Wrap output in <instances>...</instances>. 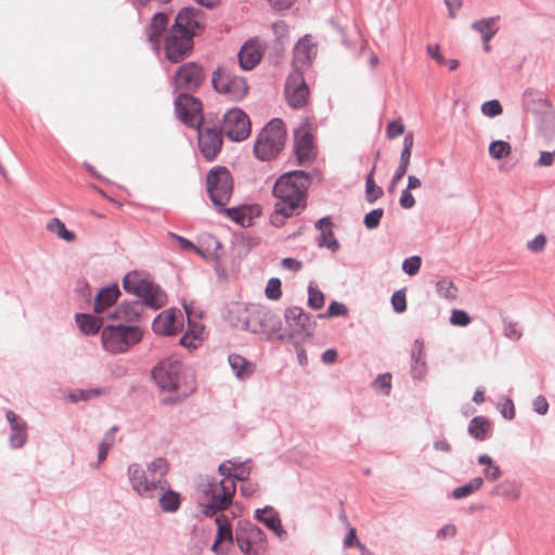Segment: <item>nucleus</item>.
Listing matches in <instances>:
<instances>
[{"label":"nucleus","instance_id":"nucleus-1","mask_svg":"<svg viewBox=\"0 0 555 555\" xmlns=\"http://www.w3.org/2000/svg\"><path fill=\"white\" fill-rule=\"evenodd\" d=\"M311 182L310 173L305 170H291L275 180L272 190L275 204L270 215V223L273 227H283L286 219L299 216L307 208Z\"/></svg>","mask_w":555,"mask_h":555},{"label":"nucleus","instance_id":"nucleus-2","mask_svg":"<svg viewBox=\"0 0 555 555\" xmlns=\"http://www.w3.org/2000/svg\"><path fill=\"white\" fill-rule=\"evenodd\" d=\"M205 13L197 8H182L176 15L170 33L165 39L166 59L180 63L189 57L194 48V37L204 30Z\"/></svg>","mask_w":555,"mask_h":555},{"label":"nucleus","instance_id":"nucleus-3","mask_svg":"<svg viewBox=\"0 0 555 555\" xmlns=\"http://www.w3.org/2000/svg\"><path fill=\"white\" fill-rule=\"evenodd\" d=\"M205 79L203 67L195 62L182 64L172 78L173 88L180 91L175 99V111L185 126L194 125V115L203 111L202 102L192 95Z\"/></svg>","mask_w":555,"mask_h":555},{"label":"nucleus","instance_id":"nucleus-4","mask_svg":"<svg viewBox=\"0 0 555 555\" xmlns=\"http://www.w3.org/2000/svg\"><path fill=\"white\" fill-rule=\"evenodd\" d=\"M286 131L280 118L271 119L259 132L254 143V155L261 162L275 158L284 147Z\"/></svg>","mask_w":555,"mask_h":555},{"label":"nucleus","instance_id":"nucleus-5","mask_svg":"<svg viewBox=\"0 0 555 555\" xmlns=\"http://www.w3.org/2000/svg\"><path fill=\"white\" fill-rule=\"evenodd\" d=\"M143 333L137 325H106L101 331L103 348L112 353H124L141 341Z\"/></svg>","mask_w":555,"mask_h":555},{"label":"nucleus","instance_id":"nucleus-6","mask_svg":"<svg viewBox=\"0 0 555 555\" xmlns=\"http://www.w3.org/2000/svg\"><path fill=\"white\" fill-rule=\"evenodd\" d=\"M206 188L216 209L225 206L233 194V177L230 170L223 166L212 167L206 176Z\"/></svg>","mask_w":555,"mask_h":555},{"label":"nucleus","instance_id":"nucleus-7","mask_svg":"<svg viewBox=\"0 0 555 555\" xmlns=\"http://www.w3.org/2000/svg\"><path fill=\"white\" fill-rule=\"evenodd\" d=\"M521 105L526 113H531L535 116L537 126L540 131L545 133L553 131L555 116L550 102L542 92L527 89L522 93Z\"/></svg>","mask_w":555,"mask_h":555},{"label":"nucleus","instance_id":"nucleus-8","mask_svg":"<svg viewBox=\"0 0 555 555\" xmlns=\"http://www.w3.org/2000/svg\"><path fill=\"white\" fill-rule=\"evenodd\" d=\"M204 121L203 114L194 115V125L189 126L198 132V149L203 157L207 162H212L217 158L223 144L222 131L217 126L202 128Z\"/></svg>","mask_w":555,"mask_h":555},{"label":"nucleus","instance_id":"nucleus-9","mask_svg":"<svg viewBox=\"0 0 555 555\" xmlns=\"http://www.w3.org/2000/svg\"><path fill=\"white\" fill-rule=\"evenodd\" d=\"M235 491L236 486H232V483L229 486H218L215 479L208 482L204 489L207 502L201 503L203 514L206 517H212L225 511L232 504Z\"/></svg>","mask_w":555,"mask_h":555},{"label":"nucleus","instance_id":"nucleus-10","mask_svg":"<svg viewBox=\"0 0 555 555\" xmlns=\"http://www.w3.org/2000/svg\"><path fill=\"white\" fill-rule=\"evenodd\" d=\"M211 83L218 93L227 94L234 101H240L247 94L246 79L234 75L230 69L219 66L212 73Z\"/></svg>","mask_w":555,"mask_h":555},{"label":"nucleus","instance_id":"nucleus-11","mask_svg":"<svg viewBox=\"0 0 555 555\" xmlns=\"http://www.w3.org/2000/svg\"><path fill=\"white\" fill-rule=\"evenodd\" d=\"M284 319L291 339L305 340L312 335L315 322L311 321V315L298 306L285 309Z\"/></svg>","mask_w":555,"mask_h":555},{"label":"nucleus","instance_id":"nucleus-12","mask_svg":"<svg viewBox=\"0 0 555 555\" xmlns=\"http://www.w3.org/2000/svg\"><path fill=\"white\" fill-rule=\"evenodd\" d=\"M250 127L248 115L238 107H233L223 115L221 131L233 142L246 140L250 134Z\"/></svg>","mask_w":555,"mask_h":555},{"label":"nucleus","instance_id":"nucleus-13","mask_svg":"<svg viewBox=\"0 0 555 555\" xmlns=\"http://www.w3.org/2000/svg\"><path fill=\"white\" fill-rule=\"evenodd\" d=\"M182 362L172 358L160 360L152 370V378L165 391L179 388Z\"/></svg>","mask_w":555,"mask_h":555},{"label":"nucleus","instance_id":"nucleus-14","mask_svg":"<svg viewBox=\"0 0 555 555\" xmlns=\"http://www.w3.org/2000/svg\"><path fill=\"white\" fill-rule=\"evenodd\" d=\"M241 323L244 330L255 334L263 333L273 335L282 328L280 317L270 310L254 312L244 318Z\"/></svg>","mask_w":555,"mask_h":555},{"label":"nucleus","instance_id":"nucleus-15","mask_svg":"<svg viewBox=\"0 0 555 555\" xmlns=\"http://www.w3.org/2000/svg\"><path fill=\"white\" fill-rule=\"evenodd\" d=\"M285 95L287 103L291 107L299 109L302 108L309 98V88L305 81L304 73L294 69L286 79Z\"/></svg>","mask_w":555,"mask_h":555},{"label":"nucleus","instance_id":"nucleus-16","mask_svg":"<svg viewBox=\"0 0 555 555\" xmlns=\"http://www.w3.org/2000/svg\"><path fill=\"white\" fill-rule=\"evenodd\" d=\"M127 475L132 490L141 498L152 499L154 491L160 487L159 480H150L145 469L139 463L130 464Z\"/></svg>","mask_w":555,"mask_h":555},{"label":"nucleus","instance_id":"nucleus-17","mask_svg":"<svg viewBox=\"0 0 555 555\" xmlns=\"http://www.w3.org/2000/svg\"><path fill=\"white\" fill-rule=\"evenodd\" d=\"M182 313L179 309L162 311L153 321L152 328L157 335L173 336L182 330Z\"/></svg>","mask_w":555,"mask_h":555},{"label":"nucleus","instance_id":"nucleus-18","mask_svg":"<svg viewBox=\"0 0 555 555\" xmlns=\"http://www.w3.org/2000/svg\"><path fill=\"white\" fill-rule=\"evenodd\" d=\"M264 50L266 44L258 37L246 40L237 53L240 67L244 70L254 69L261 62Z\"/></svg>","mask_w":555,"mask_h":555},{"label":"nucleus","instance_id":"nucleus-19","mask_svg":"<svg viewBox=\"0 0 555 555\" xmlns=\"http://www.w3.org/2000/svg\"><path fill=\"white\" fill-rule=\"evenodd\" d=\"M5 418L10 426L9 443L12 449L24 447L27 441V423L12 410L5 412Z\"/></svg>","mask_w":555,"mask_h":555},{"label":"nucleus","instance_id":"nucleus-20","mask_svg":"<svg viewBox=\"0 0 555 555\" xmlns=\"http://www.w3.org/2000/svg\"><path fill=\"white\" fill-rule=\"evenodd\" d=\"M254 518L263 524L267 529L272 531L280 540H284L287 535L279 513L271 505H266L263 508H257L254 512Z\"/></svg>","mask_w":555,"mask_h":555},{"label":"nucleus","instance_id":"nucleus-21","mask_svg":"<svg viewBox=\"0 0 555 555\" xmlns=\"http://www.w3.org/2000/svg\"><path fill=\"white\" fill-rule=\"evenodd\" d=\"M413 142H414L413 133L408 132L403 138V147H402V151L400 154L399 166L397 167V169L390 180V183L388 185L389 193H392L395 191L398 182L405 176V173L408 171V168L410 165V159H411V154H412V149H413Z\"/></svg>","mask_w":555,"mask_h":555},{"label":"nucleus","instance_id":"nucleus-22","mask_svg":"<svg viewBox=\"0 0 555 555\" xmlns=\"http://www.w3.org/2000/svg\"><path fill=\"white\" fill-rule=\"evenodd\" d=\"M317 55V47L308 35L304 36L294 48L293 65L300 70V67L310 65L312 59Z\"/></svg>","mask_w":555,"mask_h":555},{"label":"nucleus","instance_id":"nucleus-23","mask_svg":"<svg viewBox=\"0 0 555 555\" xmlns=\"http://www.w3.org/2000/svg\"><path fill=\"white\" fill-rule=\"evenodd\" d=\"M314 227L320 231V235L318 237L319 247H326L333 253L340 248L339 242L332 230L333 221L331 216L322 217L315 222Z\"/></svg>","mask_w":555,"mask_h":555},{"label":"nucleus","instance_id":"nucleus-24","mask_svg":"<svg viewBox=\"0 0 555 555\" xmlns=\"http://www.w3.org/2000/svg\"><path fill=\"white\" fill-rule=\"evenodd\" d=\"M120 295L121 292L117 283L100 288L94 297L93 311L98 314L103 313L115 305Z\"/></svg>","mask_w":555,"mask_h":555},{"label":"nucleus","instance_id":"nucleus-25","mask_svg":"<svg viewBox=\"0 0 555 555\" xmlns=\"http://www.w3.org/2000/svg\"><path fill=\"white\" fill-rule=\"evenodd\" d=\"M138 298H140L139 300L142 304V308L147 307L153 310L160 309L167 301L166 293L153 281L149 283Z\"/></svg>","mask_w":555,"mask_h":555},{"label":"nucleus","instance_id":"nucleus-26","mask_svg":"<svg viewBox=\"0 0 555 555\" xmlns=\"http://www.w3.org/2000/svg\"><path fill=\"white\" fill-rule=\"evenodd\" d=\"M313 135L305 131L299 134L297 131L295 132V146L294 152L297 160V165L302 166L306 163L313 159Z\"/></svg>","mask_w":555,"mask_h":555},{"label":"nucleus","instance_id":"nucleus-27","mask_svg":"<svg viewBox=\"0 0 555 555\" xmlns=\"http://www.w3.org/2000/svg\"><path fill=\"white\" fill-rule=\"evenodd\" d=\"M410 373L414 379H422L427 374L424 341L421 338L415 339L412 346Z\"/></svg>","mask_w":555,"mask_h":555},{"label":"nucleus","instance_id":"nucleus-28","mask_svg":"<svg viewBox=\"0 0 555 555\" xmlns=\"http://www.w3.org/2000/svg\"><path fill=\"white\" fill-rule=\"evenodd\" d=\"M142 311V304L139 299L133 301H122L112 313H109V318L113 320H121L132 323L140 320Z\"/></svg>","mask_w":555,"mask_h":555},{"label":"nucleus","instance_id":"nucleus-29","mask_svg":"<svg viewBox=\"0 0 555 555\" xmlns=\"http://www.w3.org/2000/svg\"><path fill=\"white\" fill-rule=\"evenodd\" d=\"M169 24V15L165 12H156L150 24L145 28L147 40L154 44L155 48L159 44V38L167 29Z\"/></svg>","mask_w":555,"mask_h":555},{"label":"nucleus","instance_id":"nucleus-30","mask_svg":"<svg viewBox=\"0 0 555 555\" xmlns=\"http://www.w3.org/2000/svg\"><path fill=\"white\" fill-rule=\"evenodd\" d=\"M162 493L158 499V505L163 513H176L179 511L182 496L181 494L171 489L169 483L167 482L163 489H158Z\"/></svg>","mask_w":555,"mask_h":555},{"label":"nucleus","instance_id":"nucleus-31","mask_svg":"<svg viewBox=\"0 0 555 555\" xmlns=\"http://www.w3.org/2000/svg\"><path fill=\"white\" fill-rule=\"evenodd\" d=\"M75 321L85 335H96L103 328L104 319L90 313L78 312L75 314Z\"/></svg>","mask_w":555,"mask_h":555},{"label":"nucleus","instance_id":"nucleus-32","mask_svg":"<svg viewBox=\"0 0 555 555\" xmlns=\"http://www.w3.org/2000/svg\"><path fill=\"white\" fill-rule=\"evenodd\" d=\"M145 472L151 481L159 480L160 487H157V489H163L168 482L165 477L169 472V464L165 457L154 459L147 464Z\"/></svg>","mask_w":555,"mask_h":555},{"label":"nucleus","instance_id":"nucleus-33","mask_svg":"<svg viewBox=\"0 0 555 555\" xmlns=\"http://www.w3.org/2000/svg\"><path fill=\"white\" fill-rule=\"evenodd\" d=\"M228 361L234 375L238 379H247L255 371V364L241 354L231 353L228 357Z\"/></svg>","mask_w":555,"mask_h":555},{"label":"nucleus","instance_id":"nucleus-34","mask_svg":"<svg viewBox=\"0 0 555 555\" xmlns=\"http://www.w3.org/2000/svg\"><path fill=\"white\" fill-rule=\"evenodd\" d=\"M467 433L474 439L485 441L490 437L491 423L485 416H475L468 423Z\"/></svg>","mask_w":555,"mask_h":555},{"label":"nucleus","instance_id":"nucleus-35","mask_svg":"<svg viewBox=\"0 0 555 555\" xmlns=\"http://www.w3.org/2000/svg\"><path fill=\"white\" fill-rule=\"evenodd\" d=\"M150 282L151 280L141 279L137 271H132L124 276L122 287L126 293L133 294L139 297Z\"/></svg>","mask_w":555,"mask_h":555},{"label":"nucleus","instance_id":"nucleus-36","mask_svg":"<svg viewBox=\"0 0 555 555\" xmlns=\"http://www.w3.org/2000/svg\"><path fill=\"white\" fill-rule=\"evenodd\" d=\"M498 20L499 16L477 20L472 24V29L480 34L482 41H490L499 30L495 25Z\"/></svg>","mask_w":555,"mask_h":555},{"label":"nucleus","instance_id":"nucleus-37","mask_svg":"<svg viewBox=\"0 0 555 555\" xmlns=\"http://www.w3.org/2000/svg\"><path fill=\"white\" fill-rule=\"evenodd\" d=\"M490 493L505 500L516 501L520 496V487L515 481L503 480L494 486Z\"/></svg>","mask_w":555,"mask_h":555},{"label":"nucleus","instance_id":"nucleus-38","mask_svg":"<svg viewBox=\"0 0 555 555\" xmlns=\"http://www.w3.org/2000/svg\"><path fill=\"white\" fill-rule=\"evenodd\" d=\"M218 212H223L236 224L242 227H249L251 224V217L249 215V209L247 206H238L227 208L223 206L222 208L217 209Z\"/></svg>","mask_w":555,"mask_h":555},{"label":"nucleus","instance_id":"nucleus-39","mask_svg":"<svg viewBox=\"0 0 555 555\" xmlns=\"http://www.w3.org/2000/svg\"><path fill=\"white\" fill-rule=\"evenodd\" d=\"M204 244L206 245V247L195 245V248L193 250L203 258H220L218 250L222 247V244L216 236L207 235L204 238Z\"/></svg>","mask_w":555,"mask_h":555},{"label":"nucleus","instance_id":"nucleus-40","mask_svg":"<svg viewBox=\"0 0 555 555\" xmlns=\"http://www.w3.org/2000/svg\"><path fill=\"white\" fill-rule=\"evenodd\" d=\"M374 173L375 165H373L372 169L365 178V201L370 204H374L384 195V190L375 182Z\"/></svg>","mask_w":555,"mask_h":555},{"label":"nucleus","instance_id":"nucleus-41","mask_svg":"<svg viewBox=\"0 0 555 555\" xmlns=\"http://www.w3.org/2000/svg\"><path fill=\"white\" fill-rule=\"evenodd\" d=\"M47 230L56 234L61 240L67 243H72L76 240V234L68 230L65 223L59 218H52L47 223Z\"/></svg>","mask_w":555,"mask_h":555},{"label":"nucleus","instance_id":"nucleus-42","mask_svg":"<svg viewBox=\"0 0 555 555\" xmlns=\"http://www.w3.org/2000/svg\"><path fill=\"white\" fill-rule=\"evenodd\" d=\"M216 524L217 533L215 539L217 540V543L229 542L232 544L233 533L230 520L224 515H219L216 517Z\"/></svg>","mask_w":555,"mask_h":555},{"label":"nucleus","instance_id":"nucleus-43","mask_svg":"<svg viewBox=\"0 0 555 555\" xmlns=\"http://www.w3.org/2000/svg\"><path fill=\"white\" fill-rule=\"evenodd\" d=\"M106 388L95 387L89 389H75L69 392L68 399L72 403H78L79 401H89L93 398L100 397L107 393Z\"/></svg>","mask_w":555,"mask_h":555},{"label":"nucleus","instance_id":"nucleus-44","mask_svg":"<svg viewBox=\"0 0 555 555\" xmlns=\"http://www.w3.org/2000/svg\"><path fill=\"white\" fill-rule=\"evenodd\" d=\"M235 541L238 548L245 555H261V552L258 548L251 547L253 544L250 543L249 538L242 526H240L235 531Z\"/></svg>","mask_w":555,"mask_h":555},{"label":"nucleus","instance_id":"nucleus-45","mask_svg":"<svg viewBox=\"0 0 555 555\" xmlns=\"http://www.w3.org/2000/svg\"><path fill=\"white\" fill-rule=\"evenodd\" d=\"M324 302V294L319 289L314 282H310L308 285V307L313 310H320L323 308Z\"/></svg>","mask_w":555,"mask_h":555},{"label":"nucleus","instance_id":"nucleus-46","mask_svg":"<svg viewBox=\"0 0 555 555\" xmlns=\"http://www.w3.org/2000/svg\"><path fill=\"white\" fill-rule=\"evenodd\" d=\"M436 292L441 298L454 300L457 297V287L448 279H441L436 283Z\"/></svg>","mask_w":555,"mask_h":555},{"label":"nucleus","instance_id":"nucleus-47","mask_svg":"<svg viewBox=\"0 0 555 555\" xmlns=\"http://www.w3.org/2000/svg\"><path fill=\"white\" fill-rule=\"evenodd\" d=\"M511 144L503 140L492 141L489 145V154L494 159H502L511 154Z\"/></svg>","mask_w":555,"mask_h":555},{"label":"nucleus","instance_id":"nucleus-48","mask_svg":"<svg viewBox=\"0 0 555 555\" xmlns=\"http://www.w3.org/2000/svg\"><path fill=\"white\" fill-rule=\"evenodd\" d=\"M234 470V460H228L223 463H221L218 466V473L220 476H222L221 480L219 481L218 486H229L232 483V486H236L232 479V474Z\"/></svg>","mask_w":555,"mask_h":555},{"label":"nucleus","instance_id":"nucleus-49","mask_svg":"<svg viewBox=\"0 0 555 555\" xmlns=\"http://www.w3.org/2000/svg\"><path fill=\"white\" fill-rule=\"evenodd\" d=\"M244 531L249 538L251 544L263 543L266 540V533L258 526L246 522L242 526Z\"/></svg>","mask_w":555,"mask_h":555},{"label":"nucleus","instance_id":"nucleus-50","mask_svg":"<svg viewBox=\"0 0 555 555\" xmlns=\"http://www.w3.org/2000/svg\"><path fill=\"white\" fill-rule=\"evenodd\" d=\"M348 314V308L345 304L333 300L324 313H320L319 318H336L346 317Z\"/></svg>","mask_w":555,"mask_h":555},{"label":"nucleus","instance_id":"nucleus-51","mask_svg":"<svg viewBox=\"0 0 555 555\" xmlns=\"http://www.w3.org/2000/svg\"><path fill=\"white\" fill-rule=\"evenodd\" d=\"M422 258L417 255L408 257L402 262V271L409 276H414L420 272Z\"/></svg>","mask_w":555,"mask_h":555},{"label":"nucleus","instance_id":"nucleus-52","mask_svg":"<svg viewBox=\"0 0 555 555\" xmlns=\"http://www.w3.org/2000/svg\"><path fill=\"white\" fill-rule=\"evenodd\" d=\"M384 216L383 208H375L367 212L363 218V224L369 230H374L380 224V220Z\"/></svg>","mask_w":555,"mask_h":555},{"label":"nucleus","instance_id":"nucleus-53","mask_svg":"<svg viewBox=\"0 0 555 555\" xmlns=\"http://www.w3.org/2000/svg\"><path fill=\"white\" fill-rule=\"evenodd\" d=\"M282 283L278 278H271L266 286L264 293L268 299L278 300L282 296Z\"/></svg>","mask_w":555,"mask_h":555},{"label":"nucleus","instance_id":"nucleus-54","mask_svg":"<svg viewBox=\"0 0 555 555\" xmlns=\"http://www.w3.org/2000/svg\"><path fill=\"white\" fill-rule=\"evenodd\" d=\"M502 112L503 107L501 103L495 99L486 101L481 105V113L489 118L496 117L501 115Z\"/></svg>","mask_w":555,"mask_h":555},{"label":"nucleus","instance_id":"nucleus-55","mask_svg":"<svg viewBox=\"0 0 555 555\" xmlns=\"http://www.w3.org/2000/svg\"><path fill=\"white\" fill-rule=\"evenodd\" d=\"M250 467L247 465V462H237L234 461V470L232 474L233 481H246L249 479Z\"/></svg>","mask_w":555,"mask_h":555},{"label":"nucleus","instance_id":"nucleus-56","mask_svg":"<svg viewBox=\"0 0 555 555\" xmlns=\"http://www.w3.org/2000/svg\"><path fill=\"white\" fill-rule=\"evenodd\" d=\"M472 322V318L465 310L453 309L450 317V323L454 326H467Z\"/></svg>","mask_w":555,"mask_h":555},{"label":"nucleus","instance_id":"nucleus-57","mask_svg":"<svg viewBox=\"0 0 555 555\" xmlns=\"http://www.w3.org/2000/svg\"><path fill=\"white\" fill-rule=\"evenodd\" d=\"M391 305L397 313H402L406 310V297L405 289H399L395 292L391 296Z\"/></svg>","mask_w":555,"mask_h":555},{"label":"nucleus","instance_id":"nucleus-58","mask_svg":"<svg viewBox=\"0 0 555 555\" xmlns=\"http://www.w3.org/2000/svg\"><path fill=\"white\" fill-rule=\"evenodd\" d=\"M404 132V126L400 120H392L387 125L386 133L389 139H395Z\"/></svg>","mask_w":555,"mask_h":555},{"label":"nucleus","instance_id":"nucleus-59","mask_svg":"<svg viewBox=\"0 0 555 555\" xmlns=\"http://www.w3.org/2000/svg\"><path fill=\"white\" fill-rule=\"evenodd\" d=\"M457 529L453 524H447L436 532L438 540L452 539L456 535Z\"/></svg>","mask_w":555,"mask_h":555},{"label":"nucleus","instance_id":"nucleus-60","mask_svg":"<svg viewBox=\"0 0 555 555\" xmlns=\"http://www.w3.org/2000/svg\"><path fill=\"white\" fill-rule=\"evenodd\" d=\"M546 244V237L544 234H538L533 240L527 243L528 249L534 253L543 250Z\"/></svg>","mask_w":555,"mask_h":555},{"label":"nucleus","instance_id":"nucleus-61","mask_svg":"<svg viewBox=\"0 0 555 555\" xmlns=\"http://www.w3.org/2000/svg\"><path fill=\"white\" fill-rule=\"evenodd\" d=\"M485 479L488 481H496L502 476V469L495 463L483 469Z\"/></svg>","mask_w":555,"mask_h":555},{"label":"nucleus","instance_id":"nucleus-62","mask_svg":"<svg viewBox=\"0 0 555 555\" xmlns=\"http://www.w3.org/2000/svg\"><path fill=\"white\" fill-rule=\"evenodd\" d=\"M244 483L241 485L240 487V492L242 494V496H245V498H250L251 495H254L258 489H259V485L255 481H251V480H246V481H243Z\"/></svg>","mask_w":555,"mask_h":555},{"label":"nucleus","instance_id":"nucleus-63","mask_svg":"<svg viewBox=\"0 0 555 555\" xmlns=\"http://www.w3.org/2000/svg\"><path fill=\"white\" fill-rule=\"evenodd\" d=\"M504 334L507 338L513 340H518L521 337V332L518 330L517 324L513 322L504 323Z\"/></svg>","mask_w":555,"mask_h":555},{"label":"nucleus","instance_id":"nucleus-64","mask_svg":"<svg viewBox=\"0 0 555 555\" xmlns=\"http://www.w3.org/2000/svg\"><path fill=\"white\" fill-rule=\"evenodd\" d=\"M399 203H400V206L403 209H411V208H413L415 206V198L412 195L411 191L404 189L401 192V195H400V198H399Z\"/></svg>","mask_w":555,"mask_h":555}]
</instances>
